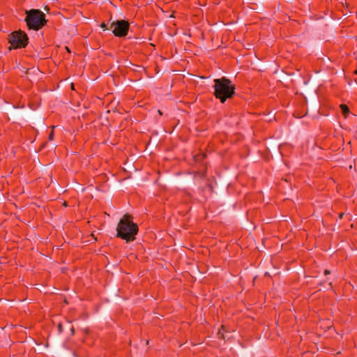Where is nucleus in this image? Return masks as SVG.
Listing matches in <instances>:
<instances>
[{
    "instance_id": "1",
    "label": "nucleus",
    "mask_w": 357,
    "mask_h": 357,
    "mask_svg": "<svg viewBox=\"0 0 357 357\" xmlns=\"http://www.w3.org/2000/svg\"><path fill=\"white\" fill-rule=\"evenodd\" d=\"M116 236L127 242L133 241L138 232L137 225L130 220L128 215H125L119 221L116 228Z\"/></svg>"
},
{
    "instance_id": "2",
    "label": "nucleus",
    "mask_w": 357,
    "mask_h": 357,
    "mask_svg": "<svg viewBox=\"0 0 357 357\" xmlns=\"http://www.w3.org/2000/svg\"><path fill=\"white\" fill-rule=\"evenodd\" d=\"M215 96L224 103L227 98H230L234 94V86L231 84L229 79L222 77L221 79H214Z\"/></svg>"
},
{
    "instance_id": "3",
    "label": "nucleus",
    "mask_w": 357,
    "mask_h": 357,
    "mask_svg": "<svg viewBox=\"0 0 357 357\" xmlns=\"http://www.w3.org/2000/svg\"><path fill=\"white\" fill-rule=\"evenodd\" d=\"M25 22L29 29L38 31L47 23L45 14L38 9L26 10Z\"/></svg>"
},
{
    "instance_id": "4",
    "label": "nucleus",
    "mask_w": 357,
    "mask_h": 357,
    "mask_svg": "<svg viewBox=\"0 0 357 357\" xmlns=\"http://www.w3.org/2000/svg\"><path fill=\"white\" fill-rule=\"evenodd\" d=\"M28 38L22 31H14L9 36V43L14 48H22L26 45Z\"/></svg>"
},
{
    "instance_id": "5",
    "label": "nucleus",
    "mask_w": 357,
    "mask_h": 357,
    "mask_svg": "<svg viewBox=\"0 0 357 357\" xmlns=\"http://www.w3.org/2000/svg\"><path fill=\"white\" fill-rule=\"evenodd\" d=\"M110 29L116 37H125L128 34L129 23L126 20H116L111 24Z\"/></svg>"
},
{
    "instance_id": "6",
    "label": "nucleus",
    "mask_w": 357,
    "mask_h": 357,
    "mask_svg": "<svg viewBox=\"0 0 357 357\" xmlns=\"http://www.w3.org/2000/svg\"><path fill=\"white\" fill-rule=\"evenodd\" d=\"M341 109L343 114L347 116V115L349 113V107L345 105H341Z\"/></svg>"
},
{
    "instance_id": "7",
    "label": "nucleus",
    "mask_w": 357,
    "mask_h": 357,
    "mask_svg": "<svg viewBox=\"0 0 357 357\" xmlns=\"http://www.w3.org/2000/svg\"><path fill=\"white\" fill-rule=\"evenodd\" d=\"M53 137H54V132H53V131H51V132L49 135V139L52 140Z\"/></svg>"
},
{
    "instance_id": "8",
    "label": "nucleus",
    "mask_w": 357,
    "mask_h": 357,
    "mask_svg": "<svg viewBox=\"0 0 357 357\" xmlns=\"http://www.w3.org/2000/svg\"><path fill=\"white\" fill-rule=\"evenodd\" d=\"M104 30L107 29V25L104 23H102L100 26Z\"/></svg>"
},
{
    "instance_id": "9",
    "label": "nucleus",
    "mask_w": 357,
    "mask_h": 357,
    "mask_svg": "<svg viewBox=\"0 0 357 357\" xmlns=\"http://www.w3.org/2000/svg\"><path fill=\"white\" fill-rule=\"evenodd\" d=\"M324 274H325L326 275H327L330 274V271H328V270H326V271H324Z\"/></svg>"
},
{
    "instance_id": "10",
    "label": "nucleus",
    "mask_w": 357,
    "mask_h": 357,
    "mask_svg": "<svg viewBox=\"0 0 357 357\" xmlns=\"http://www.w3.org/2000/svg\"><path fill=\"white\" fill-rule=\"evenodd\" d=\"M356 73L357 74V70L356 71Z\"/></svg>"
}]
</instances>
